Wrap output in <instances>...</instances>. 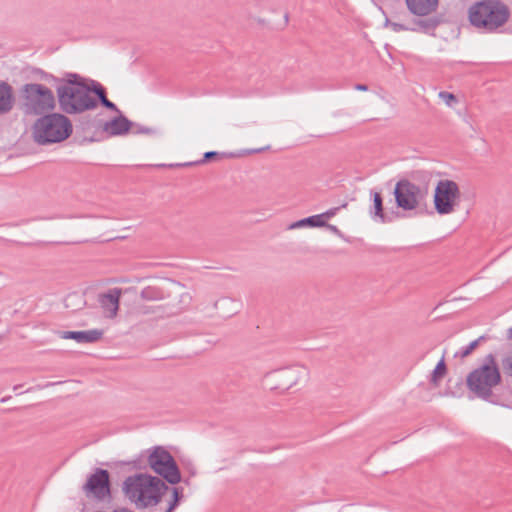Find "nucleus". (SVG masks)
I'll return each mask as SVG.
<instances>
[{
    "label": "nucleus",
    "instance_id": "nucleus-41",
    "mask_svg": "<svg viewBox=\"0 0 512 512\" xmlns=\"http://www.w3.org/2000/svg\"><path fill=\"white\" fill-rule=\"evenodd\" d=\"M285 20L288 21V14L285 15Z\"/></svg>",
    "mask_w": 512,
    "mask_h": 512
},
{
    "label": "nucleus",
    "instance_id": "nucleus-27",
    "mask_svg": "<svg viewBox=\"0 0 512 512\" xmlns=\"http://www.w3.org/2000/svg\"><path fill=\"white\" fill-rule=\"evenodd\" d=\"M69 82L72 83H87L86 80L76 73H68L66 78L58 80L57 86H66Z\"/></svg>",
    "mask_w": 512,
    "mask_h": 512
},
{
    "label": "nucleus",
    "instance_id": "nucleus-17",
    "mask_svg": "<svg viewBox=\"0 0 512 512\" xmlns=\"http://www.w3.org/2000/svg\"><path fill=\"white\" fill-rule=\"evenodd\" d=\"M13 108V92L12 87L0 82V113H7Z\"/></svg>",
    "mask_w": 512,
    "mask_h": 512
},
{
    "label": "nucleus",
    "instance_id": "nucleus-24",
    "mask_svg": "<svg viewBox=\"0 0 512 512\" xmlns=\"http://www.w3.org/2000/svg\"><path fill=\"white\" fill-rule=\"evenodd\" d=\"M385 26L390 27L394 32L410 31L415 30L410 26V23L398 22L390 19H386Z\"/></svg>",
    "mask_w": 512,
    "mask_h": 512
},
{
    "label": "nucleus",
    "instance_id": "nucleus-1",
    "mask_svg": "<svg viewBox=\"0 0 512 512\" xmlns=\"http://www.w3.org/2000/svg\"><path fill=\"white\" fill-rule=\"evenodd\" d=\"M166 490L168 486L162 479L146 473L128 476L122 486L125 497L137 509L157 505Z\"/></svg>",
    "mask_w": 512,
    "mask_h": 512
},
{
    "label": "nucleus",
    "instance_id": "nucleus-21",
    "mask_svg": "<svg viewBox=\"0 0 512 512\" xmlns=\"http://www.w3.org/2000/svg\"><path fill=\"white\" fill-rule=\"evenodd\" d=\"M438 21L436 19H424V20H416L414 19L410 26L413 28H416L415 30H412L413 32L416 31H422V32H428L429 30H433L437 27Z\"/></svg>",
    "mask_w": 512,
    "mask_h": 512
},
{
    "label": "nucleus",
    "instance_id": "nucleus-5",
    "mask_svg": "<svg viewBox=\"0 0 512 512\" xmlns=\"http://www.w3.org/2000/svg\"><path fill=\"white\" fill-rule=\"evenodd\" d=\"M60 110L69 115L81 114L98 107V100L91 94L89 83H72L56 87Z\"/></svg>",
    "mask_w": 512,
    "mask_h": 512
},
{
    "label": "nucleus",
    "instance_id": "nucleus-26",
    "mask_svg": "<svg viewBox=\"0 0 512 512\" xmlns=\"http://www.w3.org/2000/svg\"><path fill=\"white\" fill-rule=\"evenodd\" d=\"M218 156H219L218 152H216V151H209V152L204 153L203 158L201 160H199V161L188 162V163H184V164H176V165L170 164L168 166L169 167H174V166L200 165V164H204V163H206V162L210 161L211 159L216 158Z\"/></svg>",
    "mask_w": 512,
    "mask_h": 512
},
{
    "label": "nucleus",
    "instance_id": "nucleus-32",
    "mask_svg": "<svg viewBox=\"0 0 512 512\" xmlns=\"http://www.w3.org/2000/svg\"><path fill=\"white\" fill-rule=\"evenodd\" d=\"M439 97L448 105L449 107L453 106L455 103H457V98L454 94L441 91L439 93Z\"/></svg>",
    "mask_w": 512,
    "mask_h": 512
},
{
    "label": "nucleus",
    "instance_id": "nucleus-22",
    "mask_svg": "<svg viewBox=\"0 0 512 512\" xmlns=\"http://www.w3.org/2000/svg\"><path fill=\"white\" fill-rule=\"evenodd\" d=\"M487 337L482 335L478 337L476 340L472 341L468 346L462 348L456 356H460L461 358H465L469 356L482 342L486 341Z\"/></svg>",
    "mask_w": 512,
    "mask_h": 512
},
{
    "label": "nucleus",
    "instance_id": "nucleus-7",
    "mask_svg": "<svg viewBox=\"0 0 512 512\" xmlns=\"http://www.w3.org/2000/svg\"><path fill=\"white\" fill-rule=\"evenodd\" d=\"M393 194L398 208L404 211H412L425 204L428 189L408 179H400L395 185Z\"/></svg>",
    "mask_w": 512,
    "mask_h": 512
},
{
    "label": "nucleus",
    "instance_id": "nucleus-33",
    "mask_svg": "<svg viewBox=\"0 0 512 512\" xmlns=\"http://www.w3.org/2000/svg\"><path fill=\"white\" fill-rule=\"evenodd\" d=\"M105 108L111 110V111H115V112H119V109L117 108V106L111 102L107 97L102 99V101L100 102Z\"/></svg>",
    "mask_w": 512,
    "mask_h": 512
},
{
    "label": "nucleus",
    "instance_id": "nucleus-16",
    "mask_svg": "<svg viewBox=\"0 0 512 512\" xmlns=\"http://www.w3.org/2000/svg\"><path fill=\"white\" fill-rule=\"evenodd\" d=\"M214 308L217 310L219 316L228 318L238 312L239 305L234 299L223 297L214 302Z\"/></svg>",
    "mask_w": 512,
    "mask_h": 512
},
{
    "label": "nucleus",
    "instance_id": "nucleus-3",
    "mask_svg": "<svg viewBox=\"0 0 512 512\" xmlns=\"http://www.w3.org/2000/svg\"><path fill=\"white\" fill-rule=\"evenodd\" d=\"M501 372L493 353L487 354L482 364L472 370L466 377V385L476 397L489 401L493 389L501 383Z\"/></svg>",
    "mask_w": 512,
    "mask_h": 512
},
{
    "label": "nucleus",
    "instance_id": "nucleus-9",
    "mask_svg": "<svg viewBox=\"0 0 512 512\" xmlns=\"http://www.w3.org/2000/svg\"><path fill=\"white\" fill-rule=\"evenodd\" d=\"M460 197L458 184L453 180H440L434 193L435 210L440 215H447L454 211Z\"/></svg>",
    "mask_w": 512,
    "mask_h": 512
},
{
    "label": "nucleus",
    "instance_id": "nucleus-14",
    "mask_svg": "<svg viewBox=\"0 0 512 512\" xmlns=\"http://www.w3.org/2000/svg\"><path fill=\"white\" fill-rule=\"evenodd\" d=\"M133 123L120 114L117 117L107 121L103 125V131L110 136H121L128 133L131 130Z\"/></svg>",
    "mask_w": 512,
    "mask_h": 512
},
{
    "label": "nucleus",
    "instance_id": "nucleus-25",
    "mask_svg": "<svg viewBox=\"0 0 512 512\" xmlns=\"http://www.w3.org/2000/svg\"><path fill=\"white\" fill-rule=\"evenodd\" d=\"M446 373V365H445V362L443 359H441L436 367L434 368L433 372H432V376H431V382L434 384V385H437L438 384V380L439 378L443 377Z\"/></svg>",
    "mask_w": 512,
    "mask_h": 512
},
{
    "label": "nucleus",
    "instance_id": "nucleus-12",
    "mask_svg": "<svg viewBox=\"0 0 512 512\" xmlns=\"http://www.w3.org/2000/svg\"><path fill=\"white\" fill-rule=\"evenodd\" d=\"M121 295L122 290L120 288H112L108 292L99 295L98 302L104 317L113 319L117 316Z\"/></svg>",
    "mask_w": 512,
    "mask_h": 512
},
{
    "label": "nucleus",
    "instance_id": "nucleus-10",
    "mask_svg": "<svg viewBox=\"0 0 512 512\" xmlns=\"http://www.w3.org/2000/svg\"><path fill=\"white\" fill-rule=\"evenodd\" d=\"M307 376L308 370L304 366L293 365L267 373L266 379L271 383V389L285 391Z\"/></svg>",
    "mask_w": 512,
    "mask_h": 512
},
{
    "label": "nucleus",
    "instance_id": "nucleus-2",
    "mask_svg": "<svg viewBox=\"0 0 512 512\" xmlns=\"http://www.w3.org/2000/svg\"><path fill=\"white\" fill-rule=\"evenodd\" d=\"M510 18L509 7L500 0H481L468 9L470 24L479 31L494 33Z\"/></svg>",
    "mask_w": 512,
    "mask_h": 512
},
{
    "label": "nucleus",
    "instance_id": "nucleus-38",
    "mask_svg": "<svg viewBox=\"0 0 512 512\" xmlns=\"http://www.w3.org/2000/svg\"><path fill=\"white\" fill-rule=\"evenodd\" d=\"M54 384H55V383H47V384H45V385L43 386V388H44V387L52 386V385H54Z\"/></svg>",
    "mask_w": 512,
    "mask_h": 512
},
{
    "label": "nucleus",
    "instance_id": "nucleus-30",
    "mask_svg": "<svg viewBox=\"0 0 512 512\" xmlns=\"http://www.w3.org/2000/svg\"><path fill=\"white\" fill-rule=\"evenodd\" d=\"M133 134H155L157 131L154 128L142 126L140 124H134L131 127Z\"/></svg>",
    "mask_w": 512,
    "mask_h": 512
},
{
    "label": "nucleus",
    "instance_id": "nucleus-37",
    "mask_svg": "<svg viewBox=\"0 0 512 512\" xmlns=\"http://www.w3.org/2000/svg\"><path fill=\"white\" fill-rule=\"evenodd\" d=\"M507 338L512 339V327L507 330Z\"/></svg>",
    "mask_w": 512,
    "mask_h": 512
},
{
    "label": "nucleus",
    "instance_id": "nucleus-40",
    "mask_svg": "<svg viewBox=\"0 0 512 512\" xmlns=\"http://www.w3.org/2000/svg\"><path fill=\"white\" fill-rule=\"evenodd\" d=\"M13 389H14V391H16V390H20V385H16V386H14V388H13Z\"/></svg>",
    "mask_w": 512,
    "mask_h": 512
},
{
    "label": "nucleus",
    "instance_id": "nucleus-11",
    "mask_svg": "<svg viewBox=\"0 0 512 512\" xmlns=\"http://www.w3.org/2000/svg\"><path fill=\"white\" fill-rule=\"evenodd\" d=\"M83 492L87 497H94L98 500H104L110 496V475L105 469L96 468L86 483L83 485Z\"/></svg>",
    "mask_w": 512,
    "mask_h": 512
},
{
    "label": "nucleus",
    "instance_id": "nucleus-8",
    "mask_svg": "<svg viewBox=\"0 0 512 512\" xmlns=\"http://www.w3.org/2000/svg\"><path fill=\"white\" fill-rule=\"evenodd\" d=\"M148 464L158 475L163 477L170 484H177L181 481V474L173 456L164 447L157 446L149 450Z\"/></svg>",
    "mask_w": 512,
    "mask_h": 512
},
{
    "label": "nucleus",
    "instance_id": "nucleus-19",
    "mask_svg": "<svg viewBox=\"0 0 512 512\" xmlns=\"http://www.w3.org/2000/svg\"><path fill=\"white\" fill-rule=\"evenodd\" d=\"M325 225H326V221L321 220V216H319V215H312V216H309L307 218H304V219H301V220H298L296 222L291 223L288 226V229L292 230V229L303 228V227H306V226H310V227H324Z\"/></svg>",
    "mask_w": 512,
    "mask_h": 512
},
{
    "label": "nucleus",
    "instance_id": "nucleus-29",
    "mask_svg": "<svg viewBox=\"0 0 512 512\" xmlns=\"http://www.w3.org/2000/svg\"><path fill=\"white\" fill-rule=\"evenodd\" d=\"M182 494L179 488L172 489V500L165 512H172L178 505Z\"/></svg>",
    "mask_w": 512,
    "mask_h": 512
},
{
    "label": "nucleus",
    "instance_id": "nucleus-39",
    "mask_svg": "<svg viewBox=\"0 0 512 512\" xmlns=\"http://www.w3.org/2000/svg\"><path fill=\"white\" fill-rule=\"evenodd\" d=\"M13 389H14V391H16V390H20V385H16V386H14V388H13Z\"/></svg>",
    "mask_w": 512,
    "mask_h": 512
},
{
    "label": "nucleus",
    "instance_id": "nucleus-4",
    "mask_svg": "<svg viewBox=\"0 0 512 512\" xmlns=\"http://www.w3.org/2000/svg\"><path fill=\"white\" fill-rule=\"evenodd\" d=\"M73 132V125L70 119L56 112H48L39 117L32 126L34 141L40 145L60 143Z\"/></svg>",
    "mask_w": 512,
    "mask_h": 512
},
{
    "label": "nucleus",
    "instance_id": "nucleus-23",
    "mask_svg": "<svg viewBox=\"0 0 512 512\" xmlns=\"http://www.w3.org/2000/svg\"><path fill=\"white\" fill-rule=\"evenodd\" d=\"M89 88L91 89V94L93 93V96L98 100V104L107 97L105 88L99 82L90 80Z\"/></svg>",
    "mask_w": 512,
    "mask_h": 512
},
{
    "label": "nucleus",
    "instance_id": "nucleus-31",
    "mask_svg": "<svg viewBox=\"0 0 512 512\" xmlns=\"http://www.w3.org/2000/svg\"><path fill=\"white\" fill-rule=\"evenodd\" d=\"M346 207H347V203H344L341 206L330 208L327 211H325L324 213H321L318 215L321 216V220L325 221L326 219H330V218L334 217L340 211V209L346 208Z\"/></svg>",
    "mask_w": 512,
    "mask_h": 512
},
{
    "label": "nucleus",
    "instance_id": "nucleus-20",
    "mask_svg": "<svg viewBox=\"0 0 512 512\" xmlns=\"http://www.w3.org/2000/svg\"><path fill=\"white\" fill-rule=\"evenodd\" d=\"M140 297L146 301L163 300L166 297L165 291L158 286H147L142 289Z\"/></svg>",
    "mask_w": 512,
    "mask_h": 512
},
{
    "label": "nucleus",
    "instance_id": "nucleus-34",
    "mask_svg": "<svg viewBox=\"0 0 512 512\" xmlns=\"http://www.w3.org/2000/svg\"><path fill=\"white\" fill-rule=\"evenodd\" d=\"M324 227H326L328 230H330L335 235L342 236V232L339 230V228L337 226L326 223V225Z\"/></svg>",
    "mask_w": 512,
    "mask_h": 512
},
{
    "label": "nucleus",
    "instance_id": "nucleus-18",
    "mask_svg": "<svg viewBox=\"0 0 512 512\" xmlns=\"http://www.w3.org/2000/svg\"><path fill=\"white\" fill-rule=\"evenodd\" d=\"M370 196L373 201V206L370 209V215L372 218H379L382 223L388 221L387 216L384 214L383 199L379 192L371 190Z\"/></svg>",
    "mask_w": 512,
    "mask_h": 512
},
{
    "label": "nucleus",
    "instance_id": "nucleus-28",
    "mask_svg": "<svg viewBox=\"0 0 512 512\" xmlns=\"http://www.w3.org/2000/svg\"><path fill=\"white\" fill-rule=\"evenodd\" d=\"M501 365L504 373L512 377V351L507 352L501 359Z\"/></svg>",
    "mask_w": 512,
    "mask_h": 512
},
{
    "label": "nucleus",
    "instance_id": "nucleus-35",
    "mask_svg": "<svg viewBox=\"0 0 512 512\" xmlns=\"http://www.w3.org/2000/svg\"><path fill=\"white\" fill-rule=\"evenodd\" d=\"M355 89L359 91H367L368 86L365 84H356Z\"/></svg>",
    "mask_w": 512,
    "mask_h": 512
},
{
    "label": "nucleus",
    "instance_id": "nucleus-6",
    "mask_svg": "<svg viewBox=\"0 0 512 512\" xmlns=\"http://www.w3.org/2000/svg\"><path fill=\"white\" fill-rule=\"evenodd\" d=\"M56 107L53 91L39 83L24 84L20 90V109L27 115H43Z\"/></svg>",
    "mask_w": 512,
    "mask_h": 512
},
{
    "label": "nucleus",
    "instance_id": "nucleus-13",
    "mask_svg": "<svg viewBox=\"0 0 512 512\" xmlns=\"http://www.w3.org/2000/svg\"><path fill=\"white\" fill-rule=\"evenodd\" d=\"M60 338L72 339L77 343H95L103 336V331L100 329H92L87 331H61L59 332Z\"/></svg>",
    "mask_w": 512,
    "mask_h": 512
},
{
    "label": "nucleus",
    "instance_id": "nucleus-36",
    "mask_svg": "<svg viewBox=\"0 0 512 512\" xmlns=\"http://www.w3.org/2000/svg\"><path fill=\"white\" fill-rule=\"evenodd\" d=\"M112 512H133L127 508H119V509H115L113 510Z\"/></svg>",
    "mask_w": 512,
    "mask_h": 512
},
{
    "label": "nucleus",
    "instance_id": "nucleus-15",
    "mask_svg": "<svg viewBox=\"0 0 512 512\" xmlns=\"http://www.w3.org/2000/svg\"><path fill=\"white\" fill-rule=\"evenodd\" d=\"M409 12L418 17H425L435 12L439 0H405Z\"/></svg>",
    "mask_w": 512,
    "mask_h": 512
}]
</instances>
